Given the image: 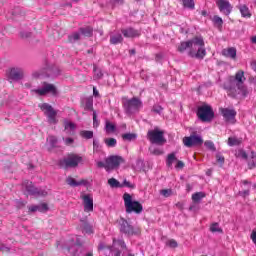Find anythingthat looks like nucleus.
I'll list each match as a JSON object with an SVG mask.
<instances>
[{
	"instance_id": "nucleus-1",
	"label": "nucleus",
	"mask_w": 256,
	"mask_h": 256,
	"mask_svg": "<svg viewBox=\"0 0 256 256\" xmlns=\"http://www.w3.org/2000/svg\"><path fill=\"white\" fill-rule=\"evenodd\" d=\"M245 72L239 70L236 72L235 76H230L228 80L224 83V89L227 91L229 97L245 98L249 95V90L245 86Z\"/></svg>"
},
{
	"instance_id": "nucleus-2",
	"label": "nucleus",
	"mask_w": 256,
	"mask_h": 256,
	"mask_svg": "<svg viewBox=\"0 0 256 256\" xmlns=\"http://www.w3.org/2000/svg\"><path fill=\"white\" fill-rule=\"evenodd\" d=\"M98 250L105 256H135L129 252L127 244L123 239H113L111 246H107L104 243H100Z\"/></svg>"
},
{
	"instance_id": "nucleus-3",
	"label": "nucleus",
	"mask_w": 256,
	"mask_h": 256,
	"mask_svg": "<svg viewBox=\"0 0 256 256\" xmlns=\"http://www.w3.org/2000/svg\"><path fill=\"white\" fill-rule=\"evenodd\" d=\"M188 55L190 57H195L196 59H203L205 55H207L203 38L195 37L190 40V50Z\"/></svg>"
},
{
	"instance_id": "nucleus-4",
	"label": "nucleus",
	"mask_w": 256,
	"mask_h": 256,
	"mask_svg": "<svg viewBox=\"0 0 256 256\" xmlns=\"http://www.w3.org/2000/svg\"><path fill=\"white\" fill-rule=\"evenodd\" d=\"M123 199L126 213H136V215L143 213V205L139 201L133 200L131 194L124 193Z\"/></svg>"
},
{
	"instance_id": "nucleus-5",
	"label": "nucleus",
	"mask_w": 256,
	"mask_h": 256,
	"mask_svg": "<svg viewBox=\"0 0 256 256\" xmlns=\"http://www.w3.org/2000/svg\"><path fill=\"white\" fill-rule=\"evenodd\" d=\"M6 79L9 83H18L25 79V69L21 66H12L6 70Z\"/></svg>"
},
{
	"instance_id": "nucleus-6",
	"label": "nucleus",
	"mask_w": 256,
	"mask_h": 256,
	"mask_svg": "<svg viewBox=\"0 0 256 256\" xmlns=\"http://www.w3.org/2000/svg\"><path fill=\"white\" fill-rule=\"evenodd\" d=\"M122 105L126 115H133V113L139 112V109L143 107V102L136 97L132 99L122 98Z\"/></svg>"
},
{
	"instance_id": "nucleus-7",
	"label": "nucleus",
	"mask_w": 256,
	"mask_h": 256,
	"mask_svg": "<svg viewBox=\"0 0 256 256\" xmlns=\"http://www.w3.org/2000/svg\"><path fill=\"white\" fill-rule=\"evenodd\" d=\"M147 139L152 143V145H164L167 142L163 136V131L154 129L149 130L147 133Z\"/></svg>"
},
{
	"instance_id": "nucleus-8",
	"label": "nucleus",
	"mask_w": 256,
	"mask_h": 256,
	"mask_svg": "<svg viewBox=\"0 0 256 256\" xmlns=\"http://www.w3.org/2000/svg\"><path fill=\"white\" fill-rule=\"evenodd\" d=\"M197 115L198 119L204 123L211 121L215 116L213 109H211V106L209 105H202L198 107Z\"/></svg>"
},
{
	"instance_id": "nucleus-9",
	"label": "nucleus",
	"mask_w": 256,
	"mask_h": 256,
	"mask_svg": "<svg viewBox=\"0 0 256 256\" xmlns=\"http://www.w3.org/2000/svg\"><path fill=\"white\" fill-rule=\"evenodd\" d=\"M41 111L46 115L48 119V123L51 125H56L57 123V111L53 109V106L47 103H43L39 105Z\"/></svg>"
},
{
	"instance_id": "nucleus-10",
	"label": "nucleus",
	"mask_w": 256,
	"mask_h": 256,
	"mask_svg": "<svg viewBox=\"0 0 256 256\" xmlns=\"http://www.w3.org/2000/svg\"><path fill=\"white\" fill-rule=\"evenodd\" d=\"M120 231L127 235V237H132V235H139V228L133 227L129 222L125 219L120 220Z\"/></svg>"
},
{
	"instance_id": "nucleus-11",
	"label": "nucleus",
	"mask_w": 256,
	"mask_h": 256,
	"mask_svg": "<svg viewBox=\"0 0 256 256\" xmlns=\"http://www.w3.org/2000/svg\"><path fill=\"white\" fill-rule=\"evenodd\" d=\"M23 187H25L29 195H36L37 197H46V195H48L47 190L35 188V186H33V182L30 181H24Z\"/></svg>"
},
{
	"instance_id": "nucleus-12",
	"label": "nucleus",
	"mask_w": 256,
	"mask_h": 256,
	"mask_svg": "<svg viewBox=\"0 0 256 256\" xmlns=\"http://www.w3.org/2000/svg\"><path fill=\"white\" fill-rule=\"evenodd\" d=\"M83 161V158L77 155H70L67 158L63 159L60 161V166L64 167L65 169L69 167H77L79 163Z\"/></svg>"
},
{
	"instance_id": "nucleus-13",
	"label": "nucleus",
	"mask_w": 256,
	"mask_h": 256,
	"mask_svg": "<svg viewBox=\"0 0 256 256\" xmlns=\"http://www.w3.org/2000/svg\"><path fill=\"white\" fill-rule=\"evenodd\" d=\"M183 144L185 147H197L203 145V138L201 135L191 134L183 138Z\"/></svg>"
},
{
	"instance_id": "nucleus-14",
	"label": "nucleus",
	"mask_w": 256,
	"mask_h": 256,
	"mask_svg": "<svg viewBox=\"0 0 256 256\" xmlns=\"http://www.w3.org/2000/svg\"><path fill=\"white\" fill-rule=\"evenodd\" d=\"M216 5L222 15H226V17H229V15H231L233 11V5H231V2H229L228 0H217Z\"/></svg>"
},
{
	"instance_id": "nucleus-15",
	"label": "nucleus",
	"mask_w": 256,
	"mask_h": 256,
	"mask_svg": "<svg viewBox=\"0 0 256 256\" xmlns=\"http://www.w3.org/2000/svg\"><path fill=\"white\" fill-rule=\"evenodd\" d=\"M34 93H36V95H47V94H51V95H57V88H55V85L53 84H49V83H44L42 88H38V89H34L33 90Z\"/></svg>"
},
{
	"instance_id": "nucleus-16",
	"label": "nucleus",
	"mask_w": 256,
	"mask_h": 256,
	"mask_svg": "<svg viewBox=\"0 0 256 256\" xmlns=\"http://www.w3.org/2000/svg\"><path fill=\"white\" fill-rule=\"evenodd\" d=\"M121 163H125V160L121 156H109L106 159V169H117Z\"/></svg>"
},
{
	"instance_id": "nucleus-17",
	"label": "nucleus",
	"mask_w": 256,
	"mask_h": 256,
	"mask_svg": "<svg viewBox=\"0 0 256 256\" xmlns=\"http://www.w3.org/2000/svg\"><path fill=\"white\" fill-rule=\"evenodd\" d=\"M85 213L93 211V196L91 194H84L81 196Z\"/></svg>"
},
{
	"instance_id": "nucleus-18",
	"label": "nucleus",
	"mask_w": 256,
	"mask_h": 256,
	"mask_svg": "<svg viewBox=\"0 0 256 256\" xmlns=\"http://www.w3.org/2000/svg\"><path fill=\"white\" fill-rule=\"evenodd\" d=\"M222 113V117H224L225 121H234L237 115L235 109L222 108L220 109Z\"/></svg>"
},
{
	"instance_id": "nucleus-19",
	"label": "nucleus",
	"mask_w": 256,
	"mask_h": 256,
	"mask_svg": "<svg viewBox=\"0 0 256 256\" xmlns=\"http://www.w3.org/2000/svg\"><path fill=\"white\" fill-rule=\"evenodd\" d=\"M28 210L31 213H35L37 211H39L40 213H47V211H49V206L47 205V203H41L39 205L29 206Z\"/></svg>"
},
{
	"instance_id": "nucleus-20",
	"label": "nucleus",
	"mask_w": 256,
	"mask_h": 256,
	"mask_svg": "<svg viewBox=\"0 0 256 256\" xmlns=\"http://www.w3.org/2000/svg\"><path fill=\"white\" fill-rule=\"evenodd\" d=\"M75 129H77L75 123L69 120L64 121V133L66 135H75Z\"/></svg>"
},
{
	"instance_id": "nucleus-21",
	"label": "nucleus",
	"mask_w": 256,
	"mask_h": 256,
	"mask_svg": "<svg viewBox=\"0 0 256 256\" xmlns=\"http://www.w3.org/2000/svg\"><path fill=\"white\" fill-rule=\"evenodd\" d=\"M122 34L124 35V37L133 38V37H139L141 35V32L133 28H126V29H122Z\"/></svg>"
},
{
	"instance_id": "nucleus-22",
	"label": "nucleus",
	"mask_w": 256,
	"mask_h": 256,
	"mask_svg": "<svg viewBox=\"0 0 256 256\" xmlns=\"http://www.w3.org/2000/svg\"><path fill=\"white\" fill-rule=\"evenodd\" d=\"M222 55L228 57L229 59H237V49L234 47L225 48L222 50Z\"/></svg>"
},
{
	"instance_id": "nucleus-23",
	"label": "nucleus",
	"mask_w": 256,
	"mask_h": 256,
	"mask_svg": "<svg viewBox=\"0 0 256 256\" xmlns=\"http://www.w3.org/2000/svg\"><path fill=\"white\" fill-rule=\"evenodd\" d=\"M68 253L72 256H81V251H83V247L80 244H74L70 248L67 249Z\"/></svg>"
},
{
	"instance_id": "nucleus-24",
	"label": "nucleus",
	"mask_w": 256,
	"mask_h": 256,
	"mask_svg": "<svg viewBox=\"0 0 256 256\" xmlns=\"http://www.w3.org/2000/svg\"><path fill=\"white\" fill-rule=\"evenodd\" d=\"M238 9H239L242 17H244L245 19H250L251 10H249V7H247V5H245V4L239 5Z\"/></svg>"
},
{
	"instance_id": "nucleus-25",
	"label": "nucleus",
	"mask_w": 256,
	"mask_h": 256,
	"mask_svg": "<svg viewBox=\"0 0 256 256\" xmlns=\"http://www.w3.org/2000/svg\"><path fill=\"white\" fill-rule=\"evenodd\" d=\"M122 42H123V36L121 35V33L117 32L116 34H112L110 36V43L112 45H117Z\"/></svg>"
},
{
	"instance_id": "nucleus-26",
	"label": "nucleus",
	"mask_w": 256,
	"mask_h": 256,
	"mask_svg": "<svg viewBox=\"0 0 256 256\" xmlns=\"http://www.w3.org/2000/svg\"><path fill=\"white\" fill-rule=\"evenodd\" d=\"M105 132L107 135H111V133H115L117 131V126L111 123L109 120L105 122Z\"/></svg>"
},
{
	"instance_id": "nucleus-27",
	"label": "nucleus",
	"mask_w": 256,
	"mask_h": 256,
	"mask_svg": "<svg viewBox=\"0 0 256 256\" xmlns=\"http://www.w3.org/2000/svg\"><path fill=\"white\" fill-rule=\"evenodd\" d=\"M66 183H68L70 185V187H79V185H85V183H87V181L81 180V181L77 182V180H75L73 177H68L66 180Z\"/></svg>"
},
{
	"instance_id": "nucleus-28",
	"label": "nucleus",
	"mask_w": 256,
	"mask_h": 256,
	"mask_svg": "<svg viewBox=\"0 0 256 256\" xmlns=\"http://www.w3.org/2000/svg\"><path fill=\"white\" fill-rule=\"evenodd\" d=\"M108 185H110L112 189H123V185H121L120 181L115 178H110L108 180Z\"/></svg>"
},
{
	"instance_id": "nucleus-29",
	"label": "nucleus",
	"mask_w": 256,
	"mask_h": 256,
	"mask_svg": "<svg viewBox=\"0 0 256 256\" xmlns=\"http://www.w3.org/2000/svg\"><path fill=\"white\" fill-rule=\"evenodd\" d=\"M187 49H190V40L186 42H181L180 45H178L177 50L179 53H185Z\"/></svg>"
},
{
	"instance_id": "nucleus-30",
	"label": "nucleus",
	"mask_w": 256,
	"mask_h": 256,
	"mask_svg": "<svg viewBox=\"0 0 256 256\" xmlns=\"http://www.w3.org/2000/svg\"><path fill=\"white\" fill-rule=\"evenodd\" d=\"M228 145H229V147H237V145H241V138L229 137Z\"/></svg>"
},
{
	"instance_id": "nucleus-31",
	"label": "nucleus",
	"mask_w": 256,
	"mask_h": 256,
	"mask_svg": "<svg viewBox=\"0 0 256 256\" xmlns=\"http://www.w3.org/2000/svg\"><path fill=\"white\" fill-rule=\"evenodd\" d=\"M82 231L86 233V235H91L93 233V226L89 225L87 222H83Z\"/></svg>"
},
{
	"instance_id": "nucleus-32",
	"label": "nucleus",
	"mask_w": 256,
	"mask_h": 256,
	"mask_svg": "<svg viewBox=\"0 0 256 256\" xmlns=\"http://www.w3.org/2000/svg\"><path fill=\"white\" fill-rule=\"evenodd\" d=\"M205 194L203 192H196L192 195V201L194 203H199L201 202L202 199H204Z\"/></svg>"
},
{
	"instance_id": "nucleus-33",
	"label": "nucleus",
	"mask_w": 256,
	"mask_h": 256,
	"mask_svg": "<svg viewBox=\"0 0 256 256\" xmlns=\"http://www.w3.org/2000/svg\"><path fill=\"white\" fill-rule=\"evenodd\" d=\"M177 161V157L175 156V153L168 154L166 164L167 167H173V162Z\"/></svg>"
},
{
	"instance_id": "nucleus-34",
	"label": "nucleus",
	"mask_w": 256,
	"mask_h": 256,
	"mask_svg": "<svg viewBox=\"0 0 256 256\" xmlns=\"http://www.w3.org/2000/svg\"><path fill=\"white\" fill-rule=\"evenodd\" d=\"M80 32L85 37H91L93 35V28L91 27L81 28Z\"/></svg>"
},
{
	"instance_id": "nucleus-35",
	"label": "nucleus",
	"mask_w": 256,
	"mask_h": 256,
	"mask_svg": "<svg viewBox=\"0 0 256 256\" xmlns=\"http://www.w3.org/2000/svg\"><path fill=\"white\" fill-rule=\"evenodd\" d=\"M57 143H58V140L55 136H48L47 138V144L53 148V147H57Z\"/></svg>"
},
{
	"instance_id": "nucleus-36",
	"label": "nucleus",
	"mask_w": 256,
	"mask_h": 256,
	"mask_svg": "<svg viewBox=\"0 0 256 256\" xmlns=\"http://www.w3.org/2000/svg\"><path fill=\"white\" fill-rule=\"evenodd\" d=\"M104 143H105V145H107L108 147H116V145H117V139H115V138H105V139H104Z\"/></svg>"
},
{
	"instance_id": "nucleus-37",
	"label": "nucleus",
	"mask_w": 256,
	"mask_h": 256,
	"mask_svg": "<svg viewBox=\"0 0 256 256\" xmlns=\"http://www.w3.org/2000/svg\"><path fill=\"white\" fill-rule=\"evenodd\" d=\"M80 137H83V139H93V131L83 130L80 132Z\"/></svg>"
},
{
	"instance_id": "nucleus-38",
	"label": "nucleus",
	"mask_w": 256,
	"mask_h": 256,
	"mask_svg": "<svg viewBox=\"0 0 256 256\" xmlns=\"http://www.w3.org/2000/svg\"><path fill=\"white\" fill-rule=\"evenodd\" d=\"M122 139H124V141H135V139H137V134L126 133L122 135Z\"/></svg>"
},
{
	"instance_id": "nucleus-39",
	"label": "nucleus",
	"mask_w": 256,
	"mask_h": 256,
	"mask_svg": "<svg viewBox=\"0 0 256 256\" xmlns=\"http://www.w3.org/2000/svg\"><path fill=\"white\" fill-rule=\"evenodd\" d=\"M81 35L79 34V32H75L73 34H71L70 36H68V41L70 43H75L76 41H79Z\"/></svg>"
},
{
	"instance_id": "nucleus-40",
	"label": "nucleus",
	"mask_w": 256,
	"mask_h": 256,
	"mask_svg": "<svg viewBox=\"0 0 256 256\" xmlns=\"http://www.w3.org/2000/svg\"><path fill=\"white\" fill-rule=\"evenodd\" d=\"M149 151L152 155H163V149H160V148L155 147V146H151L149 148Z\"/></svg>"
},
{
	"instance_id": "nucleus-41",
	"label": "nucleus",
	"mask_w": 256,
	"mask_h": 256,
	"mask_svg": "<svg viewBox=\"0 0 256 256\" xmlns=\"http://www.w3.org/2000/svg\"><path fill=\"white\" fill-rule=\"evenodd\" d=\"M210 231L212 233H223V230L221 229V227H219V223H213L210 226Z\"/></svg>"
},
{
	"instance_id": "nucleus-42",
	"label": "nucleus",
	"mask_w": 256,
	"mask_h": 256,
	"mask_svg": "<svg viewBox=\"0 0 256 256\" xmlns=\"http://www.w3.org/2000/svg\"><path fill=\"white\" fill-rule=\"evenodd\" d=\"M184 7L187 9H195V1L193 0H182Z\"/></svg>"
},
{
	"instance_id": "nucleus-43",
	"label": "nucleus",
	"mask_w": 256,
	"mask_h": 256,
	"mask_svg": "<svg viewBox=\"0 0 256 256\" xmlns=\"http://www.w3.org/2000/svg\"><path fill=\"white\" fill-rule=\"evenodd\" d=\"M205 147L207 149H209L210 151H216V148H215V143H213V141L211 140H207L205 143H204Z\"/></svg>"
},
{
	"instance_id": "nucleus-44",
	"label": "nucleus",
	"mask_w": 256,
	"mask_h": 256,
	"mask_svg": "<svg viewBox=\"0 0 256 256\" xmlns=\"http://www.w3.org/2000/svg\"><path fill=\"white\" fill-rule=\"evenodd\" d=\"M166 246L170 247V249H175L178 247L177 241H175L174 239H170L166 242Z\"/></svg>"
},
{
	"instance_id": "nucleus-45",
	"label": "nucleus",
	"mask_w": 256,
	"mask_h": 256,
	"mask_svg": "<svg viewBox=\"0 0 256 256\" xmlns=\"http://www.w3.org/2000/svg\"><path fill=\"white\" fill-rule=\"evenodd\" d=\"M160 195H162L163 197H171V195H173V190L163 189L160 191Z\"/></svg>"
},
{
	"instance_id": "nucleus-46",
	"label": "nucleus",
	"mask_w": 256,
	"mask_h": 256,
	"mask_svg": "<svg viewBox=\"0 0 256 256\" xmlns=\"http://www.w3.org/2000/svg\"><path fill=\"white\" fill-rule=\"evenodd\" d=\"M62 139L64 141V144L67 146L73 145V143H75V139H73L72 137H63Z\"/></svg>"
},
{
	"instance_id": "nucleus-47",
	"label": "nucleus",
	"mask_w": 256,
	"mask_h": 256,
	"mask_svg": "<svg viewBox=\"0 0 256 256\" xmlns=\"http://www.w3.org/2000/svg\"><path fill=\"white\" fill-rule=\"evenodd\" d=\"M213 23H215V25H218V27H222L223 19L219 16H214L213 17Z\"/></svg>"
},
{
	"instance_id": "nucleus-48",
	"label": "nucleus",
	"mask_w": 256,
	"mask_h": 256,
	"mask_svg": "<svg viewBox=\"0 0 256 256\" xmlns=\"http://www.w3.org/2000/svg\"><path fill=\"white\" fill-rule=\"evenodd\" d=\"M101 77H103V72L99 68L94 67V79H101Z\"/></svg>"
},
{
	"instance_id": "nucleus-49",
	"label": "nucleus",
	"mask_w": 256,
	"mask_h": 256,
	"mask_svg": "<svg viewBox=\"0 0 256 256\" xmlns=\"http://www.w3.org/2000/svg\"><path fill=\"white\" fill-rule=\"evenodd\" d=\"M121 185H122V187H127L128 189H135V184H133L127 180H124Z\"/></svg>"
},
{
	"instance_id": "nucleus-50",
	"label": "nucleus",
	"mask_w": 256,
	"mask_h": 256,
	"mask_svg": "<svg viewBox=\"0 0 256 256\" xmlns=\"http://www.w3.org/2000/svg\"><path fill=\"white\" fill-rule=\"evenodd\" d=\"M152 111L154 113H157L158 115H161V113L163 112V107H161L160 105H154Z\"/></svg>"
},
{
	"instance_id": "nucleus-51",
	"label": "nucleus",
	"mask_w": 256,
	"mask_h": 256,
	"mask_svg": "<svg viewBox=\"0 0 256 256\" xmlns=\"http://www.w3.org/2000/svg\"><path fill=\"white\" fill-rule=\"evenodd\" d=\"M252 159H253L252 162L250 161V162L248 163L249 169H253V167L256 166V164H255V161H256L255 152H252Z\"/></svg>"
},
{
	"instance_id": "nucleus-52",
	"label": "nucleus",
	"mask_w": 256,
	"mask_h": 256,
	"mask_svg": "<svg viewBox=\"0 0 256 256\" xmlns=\"http://www.w3.org/2000/svg\"><path fill=\"white\" fill-rule=\"evenodd\" d=\"M20 37L22 39H27V38L31 37V32H29V31H21L20 32Z\"/></svg>"
},
{
	"instance_id": "nucleus-53",
	"label": "nucleus",
	"mask_w": 256,
	"mask_h": 256,
	"mask_svg": "<svg viewBox=\"0 0 256 256\" xmlns=\"http://www.w3.org/2000/svg\"><path fill=\"white\" fill-rule=\"evenodd\" d=\"M237 157H240L241 159H247V152H245V150H239Z\"/></svg>"
},
{
	"instance_id": "nucleus-54",
	"label": "nucleus",
	"mask_w": 256,
	"mask_h": 256,
	"mask_svg": "<svg viewBox=\"0 0 256 256\" xmlns=\"http://www.w3.org/2000/svg\"><path fill=\"white\" fill-rule=\"evenodd\" d=\"M85 109H87V111H91V109H93V101L87 100L85 104Z\"/></svg>"
},
{
	"instance_id": "nucleus-55",
	"label": "nucleus",
	"mask_w": 256,
	"mask_h": 256,
	"mask_svg": "<svg viewBox=\"0 0 256 256\" xmlns=\"http://www.w3.org/2000/svg\"><path fill=\"white\" fill-rule=\"evenodd\" d=\"M93 126L99 127V120H97V113L93 112Z\"/></svg>"
},
{
	"instance_id": "nucleus-56",
	"label": "nucleus",
	"mask_w": 256,
	"mask_h": 256,
	"mask_svg": "<svg viewBox=\"0 0 256 256\" xmlns=\"http://www.w3.org/2000/svg\"><path fill=\"white\" fill-rule=\"evenodd\" d=\"M183 167H185V164L183 163V161L178 160L176 164V169H183Z\"/></svg>"
},
{
	"instance_id": "nucleus-57",
	"label": "nucleus",
	"mask_w": 256,
	"mask_h": 256,
	"mask_svg": "<svg viewBox=\"0 0 256 256\" xmlns=\"http://www.w3.org/2000/svg\"><path fill=\"white\" fill-rule=\"evenodd\" d=\"M97 167H105V169H107V160L105 162H97Z\"/></svg>"
},
{
	"instance_id": "nucleus-58",
	"label": "nucleus",
	"mask_w": 256,
	"mask_h": 256,
	"mask_svg": "<svg viewBox=\"0 0 256 256\" xmlns=\"http://www.w3.org/2000/svg\"><path fill=\"white\" fill-rule=\"evenodd\" d=\"M40 76H41V72H39V71H35L32 73V77L34 79H39Z\"/></svg>"
},
{
	"instance_id": "nucleus-59",
	"label": "nucleus",
	"mask_w": 256,
	"mask_h": 256,
	"mask_svg": "<svg viewBox=\"0 0 256 256\" xmlns=\"http://www.w3.org/2000/svg\"><path fill=\"white\" fill-rule=\"evenodd\" d=\"M218 163H225V158L221 155L216 156Z\"/></svg>"
},
{
	"instance_id": "nucleus-60",
	"label": "nucleus",
	"mask_w": 256,
	"mask_h": 256,
	"mask_svg": "<svg viewBox=\"0 0 256 256\" xmlns=\"http://www.w3.org/2000/svg\"><path fill=\"white\" fill-rule=\"evenodd\" d=\"M239 195H241L242 197H247V195H249V190L240 191Z\"/></svg>"
},
{
	"instance_id": "nucleus-61",
	"label": "nucleus",
	"mask_w": 256,
	"mask_h": 256,
	"mask_svg": "<svg viewBox=\"0 0 256 256\" xmlns=\"http://www.w3.org/2000/svg\"><path fill=\"white\" fill-rule=\"evenodd\" d=\"M93 147H94V150L99 149V141L98 140H93Z\"/></svg>"
},
{
	"instance_id": "nucleus-62",
	"label": "nucleus",
	"mask_w": 256,
	"mask_h": 256,
	"mask_svg": "<svg viewBox=\"0 0 256 256\" xmlns=\"http://www.w3.org/2000/svg\"><path fill=\"white\" fill-rule=\"evenodd\" d=\"M93 95L94 97H99V91L95 87L93 88Z\"/></svg>"
},
{
	"instance_id": "nucleus-63",
	"label": "nucleus",
	"mask_w": 256,
	"mask_h": 256,
	"mask_svg": "<svg viewBox=\"0 0 256 256\" xmlns=\"http://www.w3.org/2000/svg\"><path fill=\"white\" fill-rule=\"evenodd\" d=\"M251 68L256 71V60L251 63Z\"/></svg>"
},
{
	"instance_id": "nucleus-64",
	"label": "nucleus",
	"mask_w": 256,
	"mask_h": 256,
	"mask_svg": "<svg viewBox=\"0 0 256 256\" xmlns=\"http://www.w3.org/2000/svg\"><path fill=\"white\" fill-rule=\"evenodd\" d=\"M251 41H252V43H255V44H256V36H253V37L251 38Z\"/></svg>"
}]
</instances>
